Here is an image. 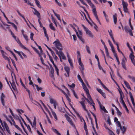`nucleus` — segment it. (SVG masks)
Segmentation results:
<instances>
[{
  "label": "nucleus",
  "instance_id": "obj_1",
  "mask_svg": "<svg viewBox=\"0 0 135 135\" xmlns=\"http://www.w3.org/2000/svg\"><path fill=\"white\" fill-rule=\"evenodd\" d=\"M53 44H54L56 48L59 51H62L63 50L62 45L60 43L59 40H57L56 41H55Z\"/></svg>",
  "mask_w": 135,
  "mask_h": 135
},
{
  "label": "nucleus",
  "instance_id": "obj_2",
  "mask_svg": "<svg viewBox=\"0 0 135 135\" xmlns=\"http://www.w3.org/2000/svg\"><path fill=\"white\" fill-rule=\"evenodd\" d=\"M84 101L85 100H83L81 102H80V103L81 104L83 109L87 112L88 116L89 117H90V116H91V115L89 113L88 111L86 109V105H85L84 103Z\"/></svg>",
  "mask_w": 135,
  "mask_h": 135
},
{
  "label": "nucleus",
  "instance_id": "obj_3",
  "mask_svg": "<svg viewBox=\"0 0 135 135\" xmlns=\"http://www.w3.org/2000/svg\"><path fill=\"white\" fill-rule=\"evenodd\" d=\"M82 26L83 27L84 30L85 31L86 33L89 36L91 37H93V36L91 33V32L83 24H82Z\"/></svg>",
  "mask_w": 135,
  "mask_h": 135
},
{
  "label": "nucleus",
  "instance_id": "obj_4",
  "mask_svg": "<svg viewBox=\"0 0 135 135\" xmlns=\"http://www.w3.org/2000/svg\"><path fill=\"white\" fill-rule=\"evenodd\" d=\"M70 26L72 28H73V29L76 32V34L78 37V38L82 42L84 43V41L83 39L81 38V36H79V35L78 34V32L77 31L76 29L71 24H70Z\"/></svg>",
  "mask_w": 135,
  "mask_h": 135
},
{
  "label": "nucleus",
  "instance_id": "obj_5",
  "mask_svg": "<svg viewBox=\"0 0 135 135\" xmlns=\"http://www.w3.org/2000/svg\"><path fill=\"white\" fill-rule=\"evenodd\" d=\"M122 4L124 12H128V9L127 8L128 4L127 3L124 2L123 0Z\"/></svg>",
  "mask_w": 135,
  "mask_h": 135
},
{
  "label": "nucleus",
  "instance_id": "obj_6",
  "mask_svg": "<svg viewBox=\"0 0 135 135\" xmlns=\"http://www.w3.org/2000/svg\"><path fill=\"white\" fill-rule=\"evenodd\" d=\"M131 50L132 51V53L130 54L129 57L131 60L132 62L133 63L134 65L135 66V61L134 59V56L133 54L132 50L131 49Z\"/></svg>",
  "mask_w": 135,
  "mask_h": 135
},
{
  "label": "nucleus",
  "instance_id": "obj_7",
  "mask_svg": "<svg viewBox=\"0 0 135 135\" xmlns=\"http://www.w3.org/2000/svg\"><path fill=\"white\" fill-rule=\"evenodd\" d=\"M124 28L125 31L127 33L128 32L131 36H133L132 31L128 27L126 26H125Z\"/></svg>",
  "mask_w": 135,
  "mask_h": 135
},
{
  "label": "nucleus",
  "instance_id": "obj_8",
  "mask_svg": "<svg viewBox=\"0 0 135 135\" xmlns=\"http://www.w3.org/2000/svg\"><path fill=\"white\" fill-rule=\"evenodd\" d=\"M12 82L11 83V82H10V83L11 85L12 86V87L13 88V89L14 90H15V91L17 90V88H16V85L15 84V83L13 81V77L12 75Z\"/></svg>",
  "mask_w": 135,
  "mask_h": 135
},
{
  "label": "nucleus",
  "instance_id": "obj_9",
  "mask_svg": "<svg viewBox=\"0 0 135 135\" xmlns=\"http://www.w3.org/2000/svg\"><path fill=\"white\" fill-rule=\"evenodd\" d=\"M65 116L66 117V119L69 122L70 124L72 126H74L73 123L72 121V120L68 116L67 114H65Z\"/></svg>",
  "mask_w": 135,
  "mask_h": 135
},
{
  "label": "nucleus",
  "instance_id": "obj_10",
  "mask_svg": "<svg viewBox=\"0 0 135 135\" xmlns=\"http://www.w3.org/2000/svg\"><path fill=\"white\" fill-rule=\"evenodd\" d=\"M3 125L4 127L3 128H5L7 131L8 133H10V131L9 130V128L7 124L6 123L5 121L3 122Z\"/></svg>",
  "mask_w": 135,
  "mask_h": 135
},
{
  "label": "nucleus",
  "instance_id": "obj_11",
  "mask_svg": "<svg viewBox=\"0 0 135 135\" xmlns=\"http://www.w3.org/2000/svg\"><path fill=\"white\" fill-rule=\"evenodd\" d=\"M93 13L96 19H97V21H98V22H99V23L100 24H101V23L100 22L98 19L97 14V12L96 11H95V8L94 9H93Z\"/></svg>",
  "mask_w": 135,
  "mask_h": 135
},
{
  "label": "nucleus",
  "instance_id": "obj_12",
  "mask_svg": "<svg viewBox=\"0 0 135 135\" xmlns=\"http://www.w3.org/2000/svg\"><path fill=\"white\" fill-rule=\"evenodd\" d=\"M5 97V95L4 94L2 93L1 95V101L2 104L4 106H5V102L4 100V98Z\"/></svg>",
  "mask_w": 135,
  "mask_h": 135
},
{
  "label": "nucleus",
  "instance_id": "obj_13",
  "mask_svg": "<svg viewBox=\"0 0 135 135\" xmlns=\"http://www.w3.org/2000/svg\"><path fill=\"white\" fill-rule=\"evenodd\" d=\"M19 44L20 46L22 48H23L25 50H27V49L21 43L20 40L18 39H17V40H15Z\"/></svg>",
  "mask_w": 135,
  "mask_h": 135
},
{
  "label": "nucleus",
  "instance_id": "obj_14",
  "mask_svg": "<svg viewBox=\"0 0 135 135\" xmlns=\"http://www.w3.org/2000/svg\"><path fill=\"white\" fill-rule=\"evenodd\" d=\"M64 69L68 74V76L69 77V73L70 71V68L68 66H65L64 67Z\"/></svg>",
  "mask_w": 135,
  "mask_h": 135
},
{
  "label": "nucleus",
  "instance_id": "obj_15",
  "mask_svg": "<svg viewBox=\"0 0 135 135\" xmlns=\"http://www.w3.org/2000/svg\"><path fill=\"white\" fill-rule=\"evenodd\" d=\"M60 56L62 57V59L65 60L66 59V58L62 51H59V54Z\"/></svg>",
  "mask_w": 135,
  "mask_h": 135
},
{
  "label": "nucleus",
  "instance_id": "obj_16",
  "mask_svg": "<svg viewBox=\"0 0 135 135\" xmlns=\"http://www.w3.org/2000/svg\"><path fill=\"white\" fill-rule=\"evenodd\" d=\"M82 86L83 89L85 91L86 93H88V92H89V90L86 87L84 83H82Z\"/></svg>",
  "mask_w": 135,
  "mask_h": 135
},
{
  "label": "nucleus",
  "instance_id": "obj_17",
  "mask_svg": "<svg viewBox=\"0 0 135 135\" xmlns=\"http://www.w3.org/2000/svg\"><path fill=\"white\" fill-rule=\"evenodd\" d=\"M129 95L130 96V98H131V100L132 103L133 105H135V103L134 102V99H133V97L132 96V94L131 92H129Z\"/></svg>",
  "mask_w": 135,
  "mask_h": 135
},
{
  "label": "nucleus",
  "instance_id": "obj_18",
  "mask_svg": "<svg viewBox=\"0 0 135 135\" xmlns=\"http://www.w3.org/2000/svg\"><path fill=\"white\" fill-rule=\"evenodd\" d=\"M16 11L18 13V15L23 18V19L26 22L27 25H28L27 22L26 21V20L25 18L20 13L19 10L17 9L16 10Z\"/></svg>",
  "mask_w": 135,
  "mask_h": 135
},
{
  "label": "nucleus",
  "instance_id": "obj_19",
  "mask_svg": "<svg viewBox=\"0 0 135 135\" xmlns=\"http://www.w3.org/2000/svg\"><path fill=\"white\" fill-rule=\"evenodd\" d=\"M68 61L70 64L72 68H73V65L72 63V60L68 56Z\"/></svg>",
  "mask_w": 135,
  "mask_h": 135
},
{
  "label": "nucleus",
  "instance_id": "obj_20",
  "mask_svg": "<svg viewBox=\"0 0 135 135\" xmlns=\"http://www.w3.org/2000/svg\"><path fill=\"white\" fill-rule=\"evenodd\" d=\"M34 12H33L34 14L36 15L38 17H39L40 16V14L36 9H34Z\"/></svg>",
  "mask_w": 135,
  "mask_h": 135
},
{
  "label": "nucleus",
  "instance_id": "obj_21",
  "mask_svg": "<svg viewBox=\"0 0 135 135\" xmlns=\"http://www.w3.org/2000/svg\"><path fill=\"white\" fill-rule=\"evenodd\" d=\"M113 20L114 23L115 24L117 23V15L116 14H115L113 16Z\"/></svg>",
  "mask_w": 135,
  "mask_h": 135
},
{
  "label": "nucleus",
  "instance_id": "obj_22",
  "mask_svg": "<svg viewBox=\"0 0 135 135\" xmlns=\"http://www.w3.org/2000/svg\"><path fill=\"white\" fill-rule=\"evenodd\" d=\"M124 83L127 88L131 90V89L128 83L126 81H124Z\"/></svg>",
  "mask_w": 135,
  "mask_h": 135
},
{
  "label": "nucleus",
  "instance_id": "obj_23",
  "mask_svg": "<svg viewBox=\"0 0 135 135\" xmlns=\"http://www.w3.org/2000/svg\"><path fill=\"white\" fill-rule=\"evenodd\" d=\"M32 127L34 128H36V118L35 117H34V121H33L32 124L31 125Z\"/></svg>",
  "mask_w": 135,
  "mask_h": 135
},
{
  "label": "nucleus",
  "instance_id": "obj_24",
  "mask_svg": "<svg viewBox=\"0 0 135 135\" xmlns=\"http://www.w3.org/2000/svg\"><path fill=\"white\" fill-rule=\"evenodd\" d=\"M49 27L53 31H55L56 29L53 26L51 22L49 24Z\"/></svg>",
  "mask_w": 135,
  "mask_h": 135
},
{
  "label": "nucleus",
  "instance_id": "obj_25",
  "mask_svg": "<svg viewBox=\"0 0 135 135\" xmlns=\"http://www.w3.org/2000/svg\"><path fill=\"white\" fill-rule=\"evenodd\" d=\"M86 94L87 97L88 98V99H89L90 100V101L91 102L93 101L92 100V98L91 97L89 94V92H88V93H86Z\"/></svg>",
  "mask_w": 135,
  "mask_h": 135
},
{
  "label": "nucleus",
  "instance_id": "obj_26",
  "mask_svg": "<svg viewBox=\"0 0 135 135\" xmlns=\"http://www.w3.org/2000/svg\"><path fill=\"white\" fill-rule=\"evenodd\" d=\"M120 128L121 131H122V133L123 134H124L126 130V128L124 126H123L122 127L121 126L120 127Z\"/></svg>",
  "mask_w": 135,
  "mask_h": 135
},
{
  "label": "nucleus",
  "instance_id": "obj_27",
  "mask_svg": "<svg viewBox=\"0 0 135 135\" xmlns=\"http://www.w3.org/2000/svg\"><path fill=\"white\" fill-rule=\"evenodd\" d=\"M76 114L77 116L80 118V119L81 122H82V121L81 120V119H82V120L84 121V119H83V118L82 117L80 116V115H79V114L77 112H76Z\"/></svg>",
  "mask_w": 135,
  "mask_h": 135
},
{
  "label": "nucleus",
  "instance_id": "obj_28",
  "mask_svg": "<svg viewBox=\"0 0 135 135\" xmlns=\"http://www.w3.org/2000/svg\"><path fill=\"white\" fill-rule=\"evenodd\" d=\"M108 32L109 35L111 38L112 39L114 38L113 37V34L112 33V32L111 30H110V31L108 30Z\"/></svg>",
  "mask_w": 135,
  "mask_h": 135
},
{
  "label": "nucleus",
  "instance_id": "obj_29",
  "mask_svg": "<svg viewBox=\"0 0 135 135\" xmlns=\"http://www.w3.org/2000/svg\"><path fill=\"white\" fill-rule=\"evenodd\" d=\"M50 70L51 71L50 72L51 74V76L52 77H53L54 76V68H52L51 69H50Z\"/></svg>",
  "mask_w": 135,
  "mask_h": 135
},
{
  "label": "nucleus",
  "instance_id": "obj_30",
  "mask_svg": "<svg viewBox=\"0 0 135 135\" xmlns=\"http://www.w3.org/2000/svg\"><path fill=\"white\" fill-rule=\"evenodd\" d=\"M77 77L78 79L82 83V84L84 83L82 79L81 78L80 75L79 74L77 76Z\"/></svg>",
  "mask_w": 135,
  "mask_h": 135
},
{
  "label": "nucleus",
  "instance_id": "obj_31",
  "mask_svg": "<svg viewBox=\"0 0 135 135\" xmlns=\"http://www.w3.org/2000/svg\"><path fill=\"white\" fill-rule=\"evenodd\" d=\"M52 114L55 118L56 120H57V117L55 112L52 110Z\"/></svg>",
  "mask_w": 135,
  "mask_h": 135
},
{
  "label": "nucleus",
  "instance_id": "obj_32",
  "mask_svg": "<svg viewBox=\"0 0 135 135\" xmlns=\"http://www.w3.org/2000/svg\"><path fill=\"white\" fill-rule=\"evenodd\" d=\"M8 23H9L11 24L12 25L13 27L15 28V29L17 30V26L13 23L10 22H8Z\"/></svg>",
  "mask_w": 135,
  "mask_h": 135
},
{
  "label": "nucleus",
  "instance_id": "obj_33",
  "mask_svg": "<svg viewBox=\"0 0 135 135\" xmlns=\"http://www.w3.org/2000/svg\"><path fill=\"white\" fill-rule=\"evenodd\" d=\"M89 5L91 7L93 8V9H92V12H93V9H94L95 8V11H96V9L95 8V6L94 5V4L91 2V3H90V4H89Z\"/></svg>",
  "mask_w": 135,
  "mask_h": 135
},
{
  "label": "nucleus",
  "instance_id": "obj_34",
  "mask_svg": "<svg viewBox=\"0 0 135 135\" xmlns=\"http://www.w3.org/2000/svg\"><path fill=\"white\" fill-rule=\"evenodd\" d=\"M39 56L40 57V60H41V62L42 63V64H43L45 65V64L44 63V60L43 59V58H42V56H41V55H39Z\"/></svg>",
  "mask_w": 135,
  "mask_h": 135
},
{
  "label": "nucleus",
  "instance_id": "obj_35",
  "mask_svg": "<svg viewBox=\"0 0 135 135\" xmlns=\"http://www.w3.org/2000/svg\"><path fill=\"white\" fill-rule=\"evenodd\" d=\"M50 102L52 104H54L56 103H57V102H56V101L55 100H54L53 99H50Z\"/></svg>",
  "mask_w": 135,
  "mask_h": 135
},
{
  "label": "nucleus",
  "instance_id": "obj_36",
  "mask_svg": "<svg viewBox=\"0 0 135 135\" xmlns=\"http://www.w3.org/2000/svg\"><path fill=\"white\" fill-rule=\"evenodd\" d=\"M0 10H1V12L3 13L4 17L6 18V20H7V22H9V21L8 20V18H7L6 16L4 13L3 12L1 9H0Z\"/></svg>",
  "mask_w": 135,
  "mask_h": 135
},
{
  "label": "nucleus",
  "instance_id": "obj_37",
  "mask_svg": "<svg viewBox=\"0 0 135 135\" xmlns=\"http://www.w3.org/2000/svg\"><path fill=\"white\" fill-rule=\"evenodd\" d=\"M54 66L55 68V70L57 72V74L58 75H59V69L56 66V65H54Z\"/></svg>",
  "mask_w": 135,
  "mask_h": 135
},
{
  "label": "nucleus",
  "instance_id": "obj_38",
  "mask_svg": "<svg viewBox=\"0 0 135 135\" xmlns=\"http://www.w3.org/2000/svg\"><path fill=\"white\" fill-rule=\"evenodd\" d=\"M86 48L87 50V52L89 54L91 53L90 50H89V48L88 46L87 45L86 46Z\"/></svg>",
  "mask_w": 135,
  "mask_h": 135
},
{
  "label": "nucleus",
  "instance_id": "obj_39",
  "mask_svg": "<svg viewBox=\"0 0 135 135\" xmlns=\"http://www.w3.org/2000/svg\"><path fill=\"white\" fill-rule=\"evenodd\" d=\"M84 129L85 130H87V126L86 125V123L85 122V121L84 120Z\"/></svg>",
  "mask_w": 135,
  "mask_h": 135
},
{
  "label": "nucleus",
  "instance_id": "obj_40",
  "mask_svg": "<svg viewBox=\"0 0 135 135\" xmlns=\"http://www.w3.org/2000/svg\"><path fill=\"white\" fill-rule=\"evenodd\" d=\"M36 4L37 6L40 8H41V7L40 4V2L38 1L37 2H36Z\"/></svg>",
  "mask_w": 135,
  "mask_h": 135
},
{
  "label": "nucleus",
  "instance_id": "obj_41",
  "mask_svg": "<svg viewBox=\"0 0 135 135\" xmlns=\"http://www.w3.org/2000/svg\"><path fill=\"white\" fill-rule=\"evenodd\" d=\"M35 85L36 86L37 89L38 91H39L40 90H42V88H39L38 86L36 84H35Z\"/></svg>",
  "mask_w": 135,
  "mask_h": 135
},
{
  "label": "nucleus",
  "instance_id": "obj_42",
  "mask_svg": "<svg viewBox=\"0 0 135 135\" xmlns=\"http://www.w3.org/2000/svg\"><path fill=\"white\" fill-rule=\"evenodd\" d=\"M78 62L79 63V65L80 64H82L81 62V57H79L78 58Z\"/></svg>",
  "mask_w": 135,
  "mask_h": 135
},
{
  "label": "nucleus",
  "instance_id": "obj_43",
  "mask_svg": "<svg viewBox=\"0 0 135 135\" xmlns=\"http://www.w3.org/2000/svg\"><path fill=\"white\" fill-rule=\"evenodd\" d=\"M32 48H33V49L35 50V51L38 54V55H40V53L39 52H38V50H37V49L35 47H32Z\"/></svg>",
  "mask_w": 135,
  "mask_h": 135
},
{
  "label": "nucleus",
  "instance_id": "obj_44",
  "mask_svg": "<svg viewBox=\"0 0 135 135\" xmlns=\"http://www.w3.org/2000/svg\"><path fill=\"white\" fill-rule=\"evenodd\" d=\"M72 91H73V94L74 95V96H75V97L77 98V99H78V97L77 96V94H76V93L75 91H74V90H72Z\"/></svg>",
  "mask_w": 135,
  "mask_h": 135
},
{
  "label": "nucleus",
  "instance_id": "obj_45",
  "mask_svg": "<svg viewBox=\"0 0 135 135\" xmlns=\"http://www.w3.org/2000/svg\"><path fill=\"white\" fill-rule=\"evenodd\" d=\"M79 65L81 66V68L80 69V70H84V68L83 64H80Z\"/></svg>",
  "mask_w": 135,
  "mask_h": 135
},
{
  "label": "nucleus",
  "instance_id": "obj_46",
  "mask_svg": "<svg viewBox=\"0 0 135 135\" xmlns=\"http://www.w3.org/2000/svg\"><path fill=\"white\" fill-rule=\"evenodd\" d=\"M26 126L27 127V128L28 129V130H29V131L30 133H32L31 128H30L29 125H27V126Z\"/></svg>",
  "mask_w": 135,
  "mask_h": 135
},
{
  "label": "nucleus",
  "instance_id": "obj_47",
  "mask_svg": "<svg viewBox=\"0 0 135 135\" xmlns=\"http://www.w3.org/2000/svg\"><path fill=\"white\" fill-rule=\"evenodd\" d=\"M23 36L25 38V40L27 41H28V36L26 35H23Z\"/></svg>",
  "mask_w": 135,
  "mask_h": 135
},
{
  "label": "nucleus",
  "instance_id": "obj_48",
  "mask_svg": "<svg viewBox=\"0 0 135 135\" xmlns=\"http://www.w3.org/2000/svg\"><path fill=\"white\" fill-rule=\"evenodd\" d=\"M33 35H34V34L33 33H31L30 38L31 40H33V41L34 40L33 38Z\"/></svg>",
  "mask_w": 135,
  "mask_h": 135
},
{
  "label": "nucleus",
  "instance_id": "obj_49",
  "mask_svg": "<svg viewBox=\"0 0 135 135\" xmlns=\"http://www.w3.org/2000/svg\"><path fill=\"white\" fill-rule=\"evenodd\" d=\"M9 117L11 118L12 121L13 122V125L14 126L15 125H16L15 124V123L12 117L10 116Z\"/></svg>",
  "mask_w": 135,
  "mask_h": 135
},
{
  "label": "nucleus",
  "instance_id": "obj_50",
  "mask_svg": "<svg viewBox=\"0 0 135 135\" xmlns=\"http://www.w3.org/2000/svg\"><path fill=\"white\" fill-rule=\"evenodd\" d=\"M52 48L55 51L56 54L57 55L59 54V51L55 47H52Z\"/></svg>",
  "mask_w": 135,
  "mask_h": 135
},
{
  "label": "nucleus",
  "instance_id": "obj_51",
  "mask_svg": "<svg viewBox=\"0 0 135 135\" xmlns=\"http://www.w3.org/2000/svg\"><path fill=\"white\" fill-rule=\"evenodd\" d=\"M112 39L113 40V42L114 43V44H115L116 45L117 47H118V46H119L118 44V43L117 42H115V40L114 39V38H112Z\"/></svg>",
  "mask_w": 135,
  "mask_h": 135
},
{
  "label": "nucleus",
  "instance_id": "obj_52",
  "mask_svg": "<svg viewBox=\"0 0 135 135\" xmlns=\"http://www.w3.org/2000/svg\"><path fill=\"white\" fill-rule=\"evenodd\" d=\"M117 111L118 115L121 116L122 115V113L119 110Z\"/></svg>",
  "mask_w": 135,
  "mask_h": 135
},
{
  "label": "nucleus",
  "instance_id": "obj_53",
  "mask_svg": "<svg viewBox=\"0 0 135 135\" xmlns=\"http://www.w3.org/2000/svg\"><path fill=\"white\" fill-rule=\"evenodd\" d=\"M50 51L51 52V54H52V55L53 56V57H54L55 56H56L55 55V54L54 53V52L51 49L50 50Z\"/></svg>",
  "mask_w": 135,
  "mask_h": 135
},
{
  "label": "nucleus",
  "instance_id": "obj_54",
  "mask_svg": "<svg viewBox=\"0 0 135 135\" xmlns=\"http://www.w3.org/2000/svg\"><path fill=\"white\" fill-rule=\"evenodd\" d=\"M14 126L16 128H17L19 131H22V129L17 125H15Z\"/></svg>",
  "mask_w": 135,
  "mask_h": 135
},
{
  "label": "nucleus",
  "instance_id": "obj_55",
  "mask_svg": "<svg viewBox=\"0 0 135 135\" xmlns=\"http://www.w3.org/2000/svg\"><path fill=\"white\" fill-rule=\"evenodd\" d=\"M51 19L52 20V22L54 23H56V20L53 17H52Z\"/></svg>",
  "mask_w": 135,
  "mask_h": 135
},
{
  "label": "nucleus",
  "instance_id": "obj_56",
  "mask_svg": "<svg viewBox=\"0 0 135 135\" xmlns=\"http://www.w3.org/2000/svg\"><path fill=\"white\" fill-rule=\"evenodd\" d=\"M20 81L21 83V85L24 88H25V87L26 86L25 85L23 84V83L22 82V81L21 80V79H20Z\"/></svg>",
  "mask_w": 135,
  "mask_h": 135
},
{
  "label": "nucleus",
  "instance_id": "obj_57",
  "mask_svg": "<svg viewBox=\"0 0 135 135\" xmlns=\"http://www.w3.org/2000/svg\"><path fill=\"white\" fill-rule=\"evenodd\" d=\"M55 16L60 21H61V20L60 19V16L59 15L57 14L56 15H55Z\"/></svg>",
  "mask_w": 135,
  "mask_h": 135
},
{
  "label": "nucleus",
  "instance_id": "obj_58",
  "mask_svg": "<svg viewBox=\"0 0 135 135\" xmlns=\"http://www.w3.org/2000/svg\"><path fill=\"white\" fill-rule=\"evenodd\" d=\"M65 97H66V98L67 99V100H68V101L69 102H70L71 101V100L69 98V97L68 96V95L66 94V95H65Z\"/></svg>",
  "mask_w": 135,
  "mask_h": 135
},
{
  "label": "nucleus",
  "instance_id": "obj_59",
  "mask_svg": "<svg viewBox=\"0 0 135 135\" xmlns=\"http://www.w3.org/2000/svg\"><path fill=\"white\" fill-rule=\"evenodd\" d=\"M44 108H45V110L47 111L50 115V112L49 110L48 109V108H47V107H46V106H45L44 107Z\"/></svg>",
  "mask_w": 135,
  "mask_h": 135
},
{
  "label": "nucleus",
  "instance_id": "obj_60",
  "mask_svg": "<svg viewBox=\"0 0 135 135\" xmlns=\"http://www.w3.org/2000/svg\"><path fill=\"white\" fill-rule=\"evenodd\" d=\"M103 86V87L106 90H107L109 92H110V91L109 90V89L107 87H106L103 84V85H102Z\"/></svg>",
  "mask_w": 135,
  "mask_h": 135
},
{
  "label": "nucleus",
  "instance_id": "obj_61",
  "mask_svg": "<svg viewBox=\"0 0 135 135\" xmlns=\"http://www.w3.org/2000/svg\"><path fill=\"white\" fill-rule=\"evenodd\" d=\"M55 2L57 4L60 6H61L62 5L57 0H55Z\"/></svg>",
  "mask_w": 135,
  "mask_h": 135
},
{
  "label": "nucleus",
  "instance_id": "obj_62",
  "mask_svg": "<svg viewBox=\"0 0 135 135\" xmlns=\"http://www.w3.org/2000/svg\"><path fill=\"white\" fill-rule=\"evenodd\" d=\"M68 86L71 88H74L75 87V85L74 83H72L71 85L68 84Z\"/></svg>",
  "mask_w": 135,
  "mask_h": 135
},
{
  "label": "nucleus",
  "instance_id": "obj_63",
  "mask_svg": "<svg viewBox=\"0 0 135 135\" xmlns=\"http://www.w3.org/2000/svg\"><path fill=\"white\" fill-rule=\"evenodd\" d=\"M78 34L79 35V36H81V38H82V33L81 31L80 30H78Z\"/></svg>",
  "mask_w": 135,
  "mask_h": 135
},
{
  "label": "nucleus",
  "instance_id": "obj_64",
  "mask_svg": "<svg viewBox=\"0 0 135 135\" xmlns=\"http://www.w3.org/2000/svg\"><path fill=\"white\" fill-rule=\"evenodd\" d=\"M77 56L78 58L81 57L79 51H78L77 52Z\"/></svg>",
  "mask_w": 135,
  "mask_h": 135
}]
</instances>
